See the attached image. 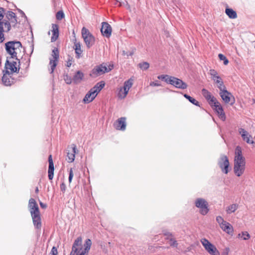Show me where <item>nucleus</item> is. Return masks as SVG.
Instances as JSON below:
<instances>
[{
  "mask_svg": "<svg viewBox=\"0 0 255 255\" xmlns=\"http://www.w3.org/2000/svg\"><path fill=\"white\" fill-rule=\"evenodd\" d=\"M101 31L104 36L109 37L112 33V27L108 23L104 22L102 23Z\"/></svg>",
  "mask_w": 255,
  "mask_h": 255,
  "instance_id": "23",
  "label": "nucleus"
},
{
  "mask_svg": "<svg viewBox=\"0 0 255 255\" xmlns=\"http://www.w3.org/2000/svg\"><path fill=\"white\" fill-rule=\"evenodd\" d=\"M33 221V223L35 227L39 229L41 227V222L40 213L31 215Z\"/></svg>",
  "mask_w": 255,
  "mask_h": 255,
  "instance_id": "25",
  "label": "nucleus"
},
{
  "mask_svg": "<svg viewBox=\"0 0 255 255\" xmlns=\"http://www.w3.org/2000/svg\"><path fill=\"white\" fill-rule=\"evenodd\" d=\"M65 81H66V83H67V84H70L71 83V80L70 79L68 80H66L65 79Z\"/></svg>",
  "mask_w": 255,
  "mask_h": 255,
  "instance_id": "50",
  "label": "nucleus"
},
{
  "mask_svg": "<svg viewBox=\"0 0 255 255\" xmlns=\"http://www.w3.org/2000/svg\"><path fill=\"white\" fill-rule=\"evenodd\" d=\"M217 112L219 117L223 121L226 120V116L220 103L216 100L210 105Z\"/></svg>",
  "mask_w": 255,
  "mask_h": 255,
  "instance_id": "16",
  "label": "nucleus"
},
{
  "mask_svg": "<svg viewBox=\"0 0 255 255\" xmlns=\"http://www.w3.org/2000/svg\"><path fill=\"white\" fill-rule=\"evenodd\" d=\"M91 245L92 241L89 239H87L83 245L82 238L79 237L74 242L71 255H88Z\"/></svg>",
  "mask_w": 255,
  "mask_h": 255,
  "instance_id": "1",
  "label": "nucleus"
},
{
  "mask_svg": "<svg viewBox=\"0 0 255 255\" xmlns=\"http://www.w3.org/2000/svg\"><path fill=\"white\" fill-rule=\"evenodd\" d=\"M35 192H38V187H36V189H35Z\"/></svg>",
  "mask_w": 255,
  "mask_h": 255,
  "instance_id": "53",
  "label": "nucleus"
},
{
  "mask_svg": "<svg viewBox=\"0 0 255 255\" xmlns=\"http://www.w3.org/2000/svg\"><path fill=\"white\" fill-rule=\"evenodd\" d=\"M13 73L7 71L4 72L2 77V81L4 85L6 86H10L15 82V79L13 77Z\"/></svg>",
  "mask_w": 255,
  "mask_h": 255,
  "instance_id": "17",
  "label": "nucleus"
},
{
  "mask_svg": "<svg viewBox=\"0 0 255 255\" xmlns=\"http://www.w3.org/2000/svg\"><path fill=\"white\" fill-rule=\"evenodd\" d=\"M113 68V65H108L107 63H102L96 66L90 72V76L95 78L110 72Z\"/></svg>",
  "mask_w": 255,
  "mask_h": 255,
  "instance_id": "4",
  "label": "nucleus"
},
{
  "mask_svg": "<svg viewBox=\"0 0 255 255\" xmlns=\"http://www.w3.org/2000/svg\"><path fill=\"white\" fill-rule=\"evenodd\" d=\"M209 74L211 75L212 79L214 83L217 84V86L219 89H221L222 88L225 87L222 79L219 76L218 72L216 70L214 69H210Z\"/></svg>",
  "mask_w": 255,
  "mask_h": 255,
  "instance_id": "15",
  "label": "nucleus"
},
{
  "mask_svg": "<svg viewBox=\"0 0 255 255\" xmlns=\"http://www.w3.org/2000/svg\"><path fill=\"white\" fill-rule=\"evenodd\" d=\"M171 77L172 76H168L167 75H159L157 77V78L158 79L164 80L166 83L169 84V81L170 80V79H171Z\"/></svg>",
  "mask_w": 255,
  "mask_h": 255,
  "instance_id": "35",
  "label": "nucleus"
},
{
  "mask_svg": "<svg viewBox=\"0 0 255 255\" xmlns=\"http://www.w3.org/2000/svg\"><path fill=\"white\" fill-rule=\"evenodd\" d=\"M5 15L6 19H1V22L4 25L6 32H8L10 30L11 26H15L16 25L17 21L16 15L13 12L7 11Z\"/></svg>",
  "mask_w": 255,
  "mask_h": 255,
  "instance_id": "6",
  "label": "nucleus"
},
{
  "mask_svg": "<svg viewBox=\"0 0 255 255\" xmlns=\"http://www.w3.org/2000/svg\"><path fill=\"white\" fill-rule=\"evenodd\" d=\"M170 79L169 84L177 88L185 89L187 87V85L185 82L177 78L172 76Z\"/></svg>",
  "mask_w": 255,
  "mask_h": 255,
  "instance_id": "18",
  "label": "nucleus"
},
{
  "mask_svg": "<svg viewBox=\"0 0 255 255\" xmlns=\"http://www.w3.org/2000/svg\"><path fill=\"white\" fill-rule=\"evenodd\" d=\"M4 8H2V7H0V17H2L3 18V12L4 11Z\"/></svg>",
  "mask_w": 255,
  "mask_h": 255,
  "instance_id": "47",
  "label": "nucleus"
},
{
  "mask_svg": "<svg viewBox=\"0 0 255 255\" xmlns=\"http://www.w3.org/2000/svg\"><path fill=\"white\" fill-rule=\"evenodd\" d=\"M31 49H32V50H31V53L33 52V45H31Z\"/></svg>",
  "mask_w": 255,
  "mask_h": 255,
  "instance_id": "51",
  "label": "nucleus"
},
{
  "mask_svg": "<svg viewBox=\"0 0 255 255\" xmlns=\"http://www.w3.org/2000/svg\"><path fill=\"white\" fill-rule=\"evenodd\" d=\"M163 235L165 236H166V238H165L166 240H170V239L172 237V234L170 233L167 232V231H164Z\"/></svg>",
  "mask_w": 255,
  "mask_h": 255,
  "instance_id": "41",
  "label": "nucleus"
},
{
  "mask_svg": "<svg viewBox=\"0 0 255 255\" xmlns=\"http://www.w3.org/2000/svg\"><path fill=\"white\" fill-rule=\"evenodd\" d=\"M84 77V74L80 71L77 72L73 77V81L75 83H79L81 82Z\"/></svg>",
  "mask_w": 255,
  "mask_h": 255,
  "instance_id": "29",
  "label": "nucleus"
},
{
  "mask_svg": "<svg viewBox=\"0 0 255 255\" xmlns=\"http://www.w3.org/2000/svg\"><path fill=\"white\" fill-rule=\"evenodd\" d=\"M238 205L237 204H233L226 208V211L227 214H231L235 212L238 209Z\"/></svg>",
  "mask_w": 255,
  "mask_h": 255,
  "instance_id": "31",
  "label": "nucleus"
},
{
  "mask_svg": "<svg viewBox=\"0 0 255 255\" xmlns=\"http://www.w3.org/2000/svg\"><path fill=\"white\" fill-rule=\"evenodd\" d=\"M196 206L200 208V212L201 214L205 215L209 211L208 204L205 199L198 198L195 202Z\"/></svg>",
  "mask_w": 255,
  "mask_h": 255,
  "instance_id": "14",
  "label": "nucleus"
},
{
  "mask_svg": "<svg viewBox=\"0 0 255 255\" xmlns=\"http://www.w3.org/2000/svg\"><path fill=\"white\" fill-rule=\"evenodd\" d=\"M245 166V158L242 155L241 147L238 146L235 149L234 166V171L237 176L239 177L244 173Z\"/></svg>",
  "mask_w": 255,
  "mask_h": 255,
  "instance_id": "2",
  "label": "nucleus"
},
{
  "mask_svg": "<svg viewBox=\"0 0 255 255\" xmlns=\"http://www.w3.org/2000/svg\"><path fill=\"white\" fill-rule=\"evenodd\" d=\"M74 46H75V53L77 55V57L79 58L80 56V55L81 54V53L82 52V50H81V45H80V43H75Z\"/></svg>",
  "mask_w": 255,
  "mask_h": 255,
  "instance_id": "34",
  "label": "nucleus"
},
{
  "mask_svg": "<svg viewBox=\"0 0 255 255\" xmlns=\"http://www.w3.org/2000/svg\"><path fill=\"white\" fill-rule=\"evenodd\" d=\"M184 97L187 99H188L193 104L196 106H199V102L197 101H196L195 99L193 98L192 97L189 96L187 94H184Z\"/></svg>",
  "mask_w": 255,
  "mask_h": 255,
  "instance_id": "36",
  "label": "nucleus"
},
{
  "mask_svg": "<svg viewBox=\"0 0 255 255\" xmlns=\"http://www.w3.org/2000/svg\"><path fill=\"white\" fill-rule=\"evenodd\" d=\"M4 31L6 32V29L4 25L1 22V19H0V43H2L4 40Z\"/></svg>",
  "mask_w": 255,
  "mask_h": 255,
  "instance_id": "32",
  "label": "nucleus"
},
{
  "mask_svg": "<svg viewBox=\"0 0 255 255\" xmlns=\"http://www.w3.org/2000/svg\"><path fill=\"white\" fill-rule=\"evenodd\" d=\"M28 207L31 215L40 213L38 205L35 200L33 198L30 199L28 203Z\"/></svg>",
  "mask_w": 255,
  "mask_h": 255,
  "instance_id": "22",
  "label": "nucleus"
},
{
  "mask_svg": "<svg viewBox=\"0 0 255 255\" xmlns=\"http://www.w3.org/2000/svg\"><path fill=\"white\" fill-rule=\"evenodd\" d=\"M20 60L16 59L15 60L11 58L7 59L5 63V72H8L11 73H18L19 71Z\"/></svg>",
  "mask_w": 255,
  "mask_h": 255,
  "instance_id": "7",
  "label": "nucleus"
},
{
  "mask_svg": "<svg viewBox=\"0 0 255 255\" xmlns=\"http://www.w3.org/2000/svg\"><path fill=\"white\" fill-rule=\"evenodd\" d=\"M51 32L52 36H51V42L55 41L59 36L58 26L57 24H52Z\"/></svg>",
  "mask_w": 255,
  "mask_h": 255,
  "instance_id": "28",
  "label": "nucleus"
},
{
  "mask_svg": "<svg viewBox=\"0 0 255 255\" xmlns=\"http://www.w3.org/2000/svg\"><path fill=\"white\" fill-rule=\"evenodd\" d=\"M238 237L239 238L242 239L243 240H248L251 238V236L247 232L244 231L242 232L241 233L239 234Z\"/></svg>",
  "mask_w": 255,
  "mask_h": 255,
  "instance_id": "33",
  "label": "nucleus"
},
{
  "mask_svg": "<svg viewBox=\"0 0 255 255\" xmlns=\"http://www.w3.org/2000/svg\"><path fill=\"white\" fill-rule=\"evenodd\" d=\"M133 85V80L131 79H129L127 81H126L124 84V87L123 88H121L119 91L118 96L120 99H125L130 88L132 87Z\"/></svg>",
  "mask_w": 255,
  "mask_h": 255,
  "instance_id": "11",
  "label": "nucleus"
},
{
  "mask_svg": "<svg viewBox=\"0 0 255 255\" xmlns=\"http://www.w3.org/2000/svg\"><path fill=\"white\" fill-rule=\"evenodd\" d=\"M218 56L220 60H222L224 61V64L225 65H227L229 63L228 60L223 54H219Z\"/></svg>",
  "mask_w": 255,
  "mask_h": 255,
  "instance_id": "38",
  "label": "nucleus"
},
{
  "mask_svg": "<svg viewBox=\"0 0 255 255\" xmlns=\"http://www.w3.org/2000/svg\"><path fill=\"white\" fill-rule=\"evenodd\" d=\"M139 67L143 70H147L149 67V64L147 62H143L138 64Z\"/></svg>",
  "mask_w": 255,
  "mask_h": 255,
  "instance_id": "37",
  "label": "nucleus"
},
{
  "mask_svg": "<svg viewBox=\"0 0 255 255\" xmlns=\"http://www.w3.org/2000/svg\"><path fill=\"white\" fill-rule=\"evenodd\" d=\"M228 255V252H226V253H223V255Z\"/></svg>",
  "mask_w": 255,
  "mask_h": 255,
  "instance_id": "52",
  "label": "nucleus"
},
{
  "mask_svg": "<svg viewBox=\"0 0 255 255\" xmlns=\"http://www.w3.org/2000/svg\"><path fill=\"white\" fill-rule=\"evenodd\" d=\"M82 35L87 47L89 48L94 44L95 38L89 32V30L85 27L82 29Z\"/></svg>",
  "mask_w": 255,
  "mask_h": 255,
  "instance_id": "10",
  "label": "nucleus"
},
{
  "mask_svg": "<svg viewBox=\"0 0 255 255\" xmlns=\"http://www.w3.org/2000/svg\"><path fill=\"white\" fill-rule=\"evenodd\" d=\"M61 189L62 191L64 190V182H62L60 185Z\"/></svg>",
  "mask_w": 255,
  "mask_h": 255,
  "instance_id": "49",
  "label": "nucleus"
},
{
  "mask_svg": "<svg viewBox=\"0 0 255 255\" xmlns=\"http://www.w3.org/2000/svg\"><path fill=\"white\" fill-rule=\"evenodd\" d=\"M59 58V52L57 48H54L52 51L51 57L49 58L50 66V73H52L57 65Z\"/></svg>",
  "mask_w": 255,
  "mask_h": 255,
  "instance_id": "13",
  "label": "nucleus"
},
{
  "mask_svg": "<svg viewBox=\"0 0 255 255\" xmlns=\"http://www.w3.org/2000/svg\"><path fill=\"white\" fill-rule=\"evenodd\" d=\"M169 241L170 242V246L171 247H177V246H178V243L176 241H175L173 238H171L170 239V240Z\"/></svg>",
  "mask_w": 255,
  "mask_h": 255,
  "instance_id": "40",
  "label": "nucleus"
},
{
  "mask_svg": "<svg viewBox=\"0 0 255 255\" xmlns=\"http://www.w3.org/2000/svg\"><path fill=\"white\" fill-rule=\"evenodd\" d=\"M201 243L205 250L210 255H220V253L217 249L216 247L206 239H202L201 240Z\"/></svg>",
  "mask_w": 255,
  "mask_h": 255,
  "instance_id": "9",
  "label": "nucleus"
},
{
  "mask_svg": "<svg viewBox=\"0 0 255 255\" xmlns=\"http://www.w3.org/2000/svg\"><path fill=\"white\" fill-rule=\"evenodd\" d=\"M49 167L48 170V176L49 180H52L53 178L54 167L52 157L51 155H49L48 157Z\"/></svg>",
  "mask_w": 255,
  "mask_h": 255,
  "instance_id": "24",
  "label": "nucleus"
},
{
  "mask_svg": "<svg viewBox=\"0 0 255 255\" xmlns=\"http://www.w3.org/2000/svg\"><path fill=\"white\" fill-rule=\"evenodd\" d=\"M56 18L58 20H60V19H62L64 17V13H63V11L62 10L59 11L56 13Z\"/></svg>",
  "mask_w": 255,
  "mask_h": 255,
  "instance_id": "39",
  "label": "nucleus"
},
{
  "mask_svg": "<svg viewBox=\"0 0 255 255\" xmlns=\"http://www.w3.org/2000/svg\"><path fill=\"white\" fill-rule=\"evenodd\" d=\"M150 86L158 87V86H160L161 85L160 84H159L158 83L156 82H151L150 83Z\"/></svg>",
  "mask_w": 255,
  "mask_h": 255,
  "instance_id": "46",
  "label": "nucleus"
},
{
  "mask_svg": "<svg viewBox=\"0 0 255 255\" xmlns=\"http://www.w3.org/2000/svg\"><path fill=\"white\" fill-rule=\"evenodd\" d=\"M73 177V171H72V169L71 168L70 170V171H69V179H68L70 183L72 181Z\"/></svg>",
  "mask_w": 255,
  "mask_h": 255,
  "instance_id": "43",
  "label": "nucleus"
},
{
  "mask_svg": "<svg viewBox=\"0 0 255 255\" xmlns=\"http://www.w3.org/2000/svg\"><path fill=\"white\" fill-rule=\"evenodd\" d=\"M73 61V58H71V57H69L68 58V61L67 62V66L68 67L71 66V65L72 64Z\"/></svg>",
  "mask_w": 255,
  "mask_h": 255,
  "instance_id": "44",
  "label": "nucleus"
},
{
  "mask_svg": "<svg viewBox=\"0 0 255 255\" xmlns=\"http://www.w3.org/2000/svg\"><path fill=\"white\" fill-rule=\"evenodd\" d=\"M76 146L74 144H72L70 146L68 147L67 157L68 162H72L74 161L75 154L76 151Z\"/></svg>",
  "mask_w": 255,
  "mask_h": 255,
  "instance_id": "19",
  "label": "nucleus"
},
{
  "mask_svg": "<svg viewBox=\"0 0 255 255\" xmlns=\"http://www.w3.org/2000/svg\"><path fill=\"white\" fill-rule=\"evenodd\" d=\"M216 221L223 231L229 235L232 234L234 231L233 227L229 223L225 221L220 216L216 217Z\"/></svg>",
  "mask_w": 255,
  "mask_h": 255,
  "instance_id": "8",
  "label": "nucleus"
},
{
  "mask_svg": "<svg viewBox=\"0 0 255 255\" xmlns=\"http://www.w3.org/2000/svg\"><path fill=\"white\" fill-rule=\"evenodd\" d=\"M126 120L125 118L119 119L115 124L116 128L119 130H124L126 127Z\"/></svg>",
  "mask_w": 255,
  "mask_h": 255,
  "instance_id": "27",
  "label": "nucleus"
},
{
  "mask_svg": "<svg viewBox=\"0 0 255 255\" xmlns=\"http://www.w3.org/2000/svg\"><path fill=\"white\" fill-rule=\"evenodd\" d=\"M202 93L205 98L209 102L210 105L215 102L217 99L213 96L211 93L206 89H203L202 90Z\"/></svg>",
  "mask_w": 255,
  "mask_h": 255,
  "instance_id": "26",
  "label": "nucleus"
},
{
  "mask_svg": "<svg viewBox=\"0 0 255 255\" xmlns=\"http://www.w3.org/2000/svg\"><path fill=\"white\" fill-rule=\"evenodd\" d=\"M225 13L230 18L235 19L237 17L236 12L232 8H226L225 10Z\"/></svg>",
  "mask_w": 255,
  "mask_h": 255,
  "instance_id": "30",
  "label": "nucleus"
},
{
  "mask_svg": "<svg viewBox=\"0 0 255 255\" xmlns=\"http://www.w3.org/2000/svg\"><path fill=\"white\" fill-rule=\"evenodd\" d=\"M40 206L42 208L45 209L47 207V205L46 204H44L41 202H40Z\"/></svg>",
  "mask_w": 255,
  "mask_h": 255,
  "instance_id": "48",
  "label": "nucleus"
},
{
  "mask_svg": "<svg viewBox=\"0 0 255 255\" xmlns=\"http://www.w3.org/2000/svg\"><path fill=\"white\" fill-rule=\"evenodd\" d=\"M239 131L244 141L249 144L254 143L252 136L244 128H240L239 129Z\"/></svg>",
  "mask_w": 255,
  "mask_h": 255,
  "instance_id": "21",
  "label": "nucleus"
},
{
  "mask_svg": "<svg viewBox=\"0 0 255 255\" xmlns=\"http://www.w3.org/2000/svg\"><path fill=\"white\" fill-rule=\"evenodd\" d=\"M220 95L223 101L225 103H229L231 101V97H233L231 93L229 92L226 89L225 86L220 89Z\"/></svg>",
  "mask_w": 255,
  "mask_h": 255,
  "instance_id": "20",
  "label": "nucleus"
},
{
  "mask_svg": "<svg viewBox=\"0 0 255 255\" xmlns=\"http://www.w3.org/2000/svg\"><path fill=\"white\" fill-rule=\"evenodd\" d=\"M218 164L221 171L225 174H228L231 170L230 163L227 156L222 155L218 159Z\"/></svg>",
  "mask_w": 255,
  "mask_h": 255,
  "instance_id": "12",
  "label": "nucleus"
},
{
  "mask_svg": "<svg viewBox=\"0 0 255 255\" xmlns=\"http://www.w3.org/2000/svg\"><path fill=\"white\" fill-rule=\"evenodd\" d=\"M133 54V52H126L125 51H123V55L124 56H127L128 57L129 56H131Z\"/></svg>",
  "mask_w": 255,
  "mask_h": 255,
  "instance_id": "45",
  "label": "nucleus"
},
{
  "mask_svg": "<svg viewBox=\"0 0 255 255\" xmlns=\"http://www.w3.org/2000/svg\"><path fill=\"white\" fill-rule=\"evenodd\" d=\"M105 82L101 81L98 83L85 96L83 101L85 103H89L92 102L97 96L98 93L103 88Z\"/></svg>",
  "mask_w": 255,
  "mask_h": 255,
  "instance_id": "5",
  "label": "nucleus"
},
{
  "mask_svg": "<svg viewBox=\"0 0 255 255\" xmlns=\"http://www.w3.org/2000/svg\"><path fill=\"white\" fill-rule=\"evenodd\" d=\"M5 49L7 52L11 55V58L18 60V55L21 53L22 44L17 41H10L5 44Z\"/></svg>",
  "mask_w": 255,
  "mask_h": 255,
  "instance_id": "3",
  "label": "nucleus"
},
{
  "mask_svg": "<svg viewBox=\"0 0 255 255\" xmlns=\"http://www.w3.org/2000/svg\"><path fill=\"white\" fill-rule=\"evenodd\" d=\"M58 252L56 247H53L49 255H57Z\"/></svg>",
  "mask_w": 255,
  "mask_h": 255,
  "instance_id": "42",
  "label": "nucleus"
}]
</instances>
